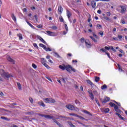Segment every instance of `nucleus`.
Listing matches in <instances>:
<instances>
[{
	"mask_svg": "<svg viewBox=\"0 0 127 127\" xmlns=\"http://www.w3.org/2000/svg\"><path fill=\"white\" fill-rule=\"evenodd\" d=\"M59 68L62 70H65H65H66L67 72H69V73H71V71H72V72H76V69H75L74 68H72V66L69 64L64 65H60ZM70 69L71 70V71Z\"/></svg>",
	"mask_w": 127,
	"mask_h": 127,
	"instance_id": "1",
	"label": "nucleus"
},
{
	"mask_svg": "<svg viewBox=\"0 0 127 127\" xmlns=\"http://www.w3.org/2000/svg\"><path fill=\"white\" fill-rule=\"evenodd\" d=\"M0 74L1 76H2V77L6 80H8L9 78L12 77V75H11V74L8 73V72H5L3 69L0 70Z\"/></svg>",
	"mask_w": 127,
	"mask_h": 127,
	"instance_id": "2",
	"label": "nucleus"
},
{
	"mask_svg": "<svg viewBox=\"0 0 127 127\" xmlns=\"http://www.w3.org/2000/svg\"><path fill=\"white\" fill-rule=\"evenodd\" d=\"M66 15L68 18L69 21L70 22H72V21L71 20V16H72V13L68 10H66Z\"/></svg>",
	"mask_w": 127,
	"mask_h": 127,
	"instance_id": "3",
	"label": "nucleus"
},
{
	"mask_svg": "<svg viewBox=\"0 0 127 127\" xmlns=\"http://www.w3.org/2000/svg\"><path fill=\"white\" fill-rule=\"evenodd\" d=\"M100 100L102 104H105V103H107V102H109L110 99L109 97H105L104 99H103H103H101Z\"/></svg>",
	"mask_w": 127,
	"mask_h": 127,
	"instance_id": "4",
	"label": "nucleus"
},
{
	"mask_svg": "<svg viewBox=\"0 0 127 127\" xmlns=\"http://www.w3.org/2000/svg\"><path fill=\"white\" fill-rule=\"evenodd\" d=\"M121 7V13H126V11L127 10V8L125 6L120 5Z\"/></svg>",
	"mask_w": 127,
	"mask_h": 127,
	"instance_id": "5",
	"label": "nucleus"
},
{
	"mask_svg": "<svg viewBox=\"0 0 127 127\" xmlns=\"http://www.w3.org/2000/svg\"><path fill=\"white\" fill-rule=\"evenodd\" d=\"M7 60L9 62H10V63H12V64H15L14 60H13L11 58H10V56H8L7 57Z\"/></svg>",
	"mask_w": 127,
	"mask_h": 127,
	"instance_id": "6",
	"label": "nucleus"
},
{
	"mask_svg": "<svg viewBox=\"0 0 127 127\" xmlns=\"http://www.w3.org/2000/svg\"><path fill=\"white\" fill-rule=\"evenodd\" d=\"M105 49H106V50H110V49H111V50L113 51L114 52H117V50H116L115 49H114V47H113V46H111V47H105Z\"/></svg>",
	"mask_w": 127,
	"mask_h": 127,
	"instance_id": "7",
	"label": "nucleus"
},
{
	"mask_svg": "<svg viewBox=\"0 0 127 127\" xmlns=\"http://www.w3.org/2000/svg\"><path fill=\"white\" fill-rule=\"evenodd\" d=\"M65 107L68 109V110H70L71 111H73V110H74V106L71 104L66 105Z\"/></svg>",
	"mask_w": 127,
	"mask_h": 127,
	"instance_id": "8",
	"label": "nucleus"
},
{
	"mask_svg": "<svg viewBox=\"0 0 127 127\" xmlns=\"http://www.w3.org/2000/svg\"><path fill=\"white\" fill-rule=\"evenodd\" d=\"M96 5H97V3L96 2V1L92 0L91 1V6H92V8H94V9H96Z\"/></svg>",
	"mask_w": 127,
	"mask_h": 127,
	"instance_id": "9",
	"label": "nucleus"
},
{
	"mask_svg": "<svg viewBox=\"0 0 127 127\" xmlns=\"http://www.w3.org/2000/svg\"><path fill=\"white\" fill-rule=\"evenodd\" d=\"M52 119L53 122L55 123V124H56L58 126H59V127H63V125H62V124H60L59 122L56 121V119H54L53 118Z\"/></svg>",
	"mask_w": 127,
	"mask_h": 127,
	"instance_id": "10",
	"label": "nucleus"
},
{
	"mask_svg": "<svg viewBox=\"0 0 127 127\" xmlns=\"http://www.w3.org/2000/svg\"><path fill=\"white\" fill-rule=\"evenodd\" d=\"M88 41H89V40H85V45L87 48H91V46H92V45L91 44L88 43Z\"/></svg>",
	"mask_w": 127,
	"mask_h": 127,
	"instance_id": "11",
	"label": "nucleus"
},
{
	"mask_svg": "<svg viewBox=\"0 0 127 127\" xmlns=\"http://www.w3.org/2000/svg\"><path fill=\"white\" fill-rule=\"evenodd\" d=\"M37 38H38V39H39L40 40V41H41V42H42L44 44H47V43L44 41V39H43V38H42V37L39 36L37 37Z\"/></svg>",
	"mask_w": 127,
	"mask_h": 127,
	"instance_id": "12",
	"label": "nucleus"
},
{
	"mask_svg": "<svg viewBox=\"0 0 127 127\" xmlns=\"http://www.w3.org/2000/svg\"><path fill=\"white\" fill-rule=\"evenodd\" d=\"M38 105H39V106L43 107V108H44L45 107V104H44V103L42 101L38 102Z\"/></svg>",
	"mask_w": 127,
	"mask_h": 127,
	"instance_id": "13",
	"label": "nucleus"
},
{
	"mask_svg": "<svg viewBox=\"0 0 127 127\" xmlns=\"http://www.w3.org/2000/svg\"><path fill=\"white\" fill-rule=\"evenodd\" d=\"M63 11V8H62V6L60 5L58 8V12H60V14L62 13V11Z\"/></svg>",
	"mask_w": 127,
	"mask_h": 127,
	"instance_id": "14",
	"label": "nucleus"
},
{
	"mask_svg": "<svg viewBox=\"0 0 127 127\" xmlns=\"http://www.w3.org/2000/svg\"><path fill=\"white\" fill-rule=\"evenodd\" d=\"M86 82H87V84H89V85H90V86H91V87H93V86H95L94 83H93V82L92 81H91V80H87Z\"/></svg>",
	"mask_w": 127,
	"mask_h": 127,
	"instance_id": "15",
	"label": "nucleus"
},
{
	"mask_svg": "<svg viewBox=\"0 0 127 127\" xmlns=\"http://www.w3.org/2000/svg\"><path fill=\"white\" fill-rule=\"evenodd\" d=\"M115 115H117V116H118L119 118H120V119H121L123 121H125V118H124V117H122L121 114H119L118 113H116Z\"/></svg>",
	"mask_w": 127,
	"mask_h": 127,
	"instance_id": "16",
	"label": "nucleus"
},
{
	"mask_svg": "<svg viewBox=\"0 0 127 127\" xmlns=\"http://www.w3.org/2000/svg\"><path fill=\"white\" fill-rule=\"evenodd\" d=\"M54 56L55 57H57V58H61V57H60V56L59 55V54H58L57 53V52H54Z\"/></svg>",
	"mask_w": 127,
	"mask_h": 127,
	"instance_id": "17",
	"label": "nucleus"
},
{
	"mask_svg": "<svg viewBox=\"0 0 127 127\" xmlns=\"http://www.w3.org/2000/svg\"><path fill=\"white\" fill-rule=\"evenodd\" d=\"M11 17L12 18L13 20H14L15 22H16V17L14 16V14H12Z\"/></svg>",
	"mask_w": 127,
	"mask_h": 127,
	"instance_id": "18",
	"label": "nucleus"
},
{
	"mask_svg": "<svg viewBox=\"0 0 127 127\" xmlns=\"http://www.w3.org/2000/svg\"><path fill=\"white\" fill-rule=\"evenodd\" d=\"M26 115H28L29 116H31L32 115L34 114V112L33 111H31V112H27L25 113Z\"/></svg>",
	"mask_w": 127,
	"mask_h": 127,
	"instance_id": "19",
	"label": "nucleus"
},
{
	"mask_svg": "<svg viewBox=\"0 0 127 127\" xmlns=\"http://www.w3.org/2000/svg\"><path fill=\"white\" fill-rule=\"evenodd\" d=\"M45 118V119H49V120H51L53 119V116H51L50 115H46Z\"/></svg>",
	"mask_w": 127,
	"mask_h": 127,
	"instance_id": "20",
	"label": "nucleus"
},
{
	"mask_svg": "<svg viewBox=\"0 0 127 127\" xmlns=\"http://www.w3.org/2000/svg\"><path fill=\"white\" fill-rule=\"evenodd\" d=\"M67 124H68L69 126H70V127H76V126L73 125V124H72V122H71L68 121Z\"/></svg>",
	"mask_w": 127,
	"mask_h": 127,
	"instance_id": "21",
	"label": "nucleus"
},
{
	"mask_svg": "<svg viewBox=\"0 0 127 127\" xmlns=\"http://www.w3.org/2000/svg\"><path fill=\"white\" fill-rule=\"evenodd\" d=\"M102 90H105V89H108V86L107 85L104 84L102 86H101Z\"/></svg>",
	"mask_w": 127,
	"mask_h": 127,
	"instance_id": "22",
	"label": "nucleus"
},
{
	"mask_svg": "<svg viewBox=\"0 0 127 127\" xmlns=\"http://www.w3.org/2000/svg\"><path fill=\"white\" fill-rule=\"evenodd\" d=\"M90 38H91L92 39V40H93L94 41V42H95V43L98 42V40H97V39H95V38H94V37L90 36Z\"/></svg>",
	"mask_w": 127,
	"mask_h": 127,
	"instance_id": "23",
	"label": "nucleus"
},
{
	"mask_svg": "<svg viewBox=\"0 0 127 127\" xmlns=\"http://www.w3.org/2000/svg\"><path fill=\"white\" fill-rule=\"evenodd\" d=\"M77 118H79V119H80V120H85V121H88V119H85L84 117L81 116H79L77 117Z\"/></svg>",
	"mask_w": 127,
	"mask_h": 127,
	"instance_id": "24",
	"label": "nucleus"
},
{
	"mask_svg": "<svg viewBox=\"0 0 127 127\" xmlns=\"http://www.w3.org/2000/svg\"><path fill=\"white\" fill-rule=\"evenodd\" d=\"M69 116H73V117H76L78 118V115L75 114V113H69Z\"/></svg>",
	"mask_w": 127,
	"mask_h": 127,
	"instance_id": "25",
	"label": "nucleus"
},
{
	"mask_svg": "<svg viewBox=\"0 0 127 127\" xmlns=\"http://www.w3.org/2000/svg\"><path fill=\"white\" fill-rule=\"evenodd\" d=\"M26 21L27 23V24H28V25H29V26H30V27H31L32 28H34V26L33 25H32V24H30V23H29V22L27 21V20H26Z\"/></svg>",
	"mask_w": 127,
	"mask_h": 127,
	"instance_id": "26",
	"label": "nucleus"
},
{
	"mask_svg": "<svg viewBox=\"0 0 127 127\" xmlns=\"http://www.w3.org/2000/svg\"><path fill=\"white\" fill-rule=\"evenodd\" d=\"M59 118H62V119H69V117H67L62 115H59Z\"/></svg>",
	"mask_w": 127,
	"mask_h": 127,
	"instance_id": "27",
	"label": "nucleus"
},
{
	"mask_svg": "<svg viewBox=\"0 0 127 127\" xmlns=\"http://www.w3.org/2000/svg\"><path fill=\"white\" fill-rule=\"evenodd\" d=\"M59 19L61 22H64V19H63V17H62V16H60Z\"/></svg>",
	"mask_w": 127,
	"mask_h": 127,
	"instance_id": "28",
	"label": "nucleus"
},
{
	"mask_svg": "<svg viewBox=\"0 0 127 127\" xmlns=\"http://www.w3.org/2000/svg\"><path fill=\"white\" fill-rule=\"evenodd\" d=\"M41 62L42 64H43V63H46V60H45V59H44V58H41Z\"/></svg>",
	"mask_w": 127,
	"mask_h": 127,
	"instance_id": "29",
	"label": "nucleus"
},
{
	"mask_svg": "<svg viewBox=\"0 0 127 127\" xmlns=\"http://www.w3.org/2000/svg\"><path fill=\"white\" fill-rule=\"evenodd\" d=\"M0 119H1L2 120H5V121H10L8 118L2 116L0 117Z\"/></svg>",
	"mask_w": 127,
	"mask_h": 127,
	"instance_id": "30",
	"label": "nucleus"
},
{
	"mask_svg": "<svg viewBox=\"0 0 127 127\" xmlns=\"http://www.w3.org/2000/svg\"><path fill=\"white\" fill-rule=\"evenodd\" d=\"M95 101H96V103L97 104L98 106H99V107H101V104H100L99 100H98V99H97V98H95Z\"/></svg>",
	"mask_w": 127,
	"mask_h": 127,
	"instance_id": "31",
	"label": "nucleus"
},
{
	"mask_svg": "<svg viewBox=\"0 0 127 127\" xmlns=\"http://www.w3.org/2000/svg\"><path fill=\"white\" fill-rule=\"evenodd\" d=\"M17 37L19 38V40H21V39H22V35L21 34H18Z\"/></svg>",
	"mask_w": 127,
	"mask_h": 127,
	"instance_id": "32",
	"label": "nucleus"
},
{
	"mask_svg": "<svg viewBox=\"0 0 127 127\" xmlns=\"http://www.w3.org/2000/svg\"><path fill=\"white\" fill-rule=\"evenodd\" d=\"M17 85L19 90H21V84H20L19 82H17Z\"/></svg>",
	"mask_w": 127,
	"mask_h": 127,
	"instance_id": "33",
	"label": "nucleus"
},
{
	"mask_svg": "<svg viewBox=\"0 0 127 127\" xmlns=\"http://www.w3.org/2000/svg\"><path fill=\"white\" fill-rule=\"evenodd\" d=\"M43 65H44V66H45V67L47 68V69H49V68H50V67H49V66L48 65H47V64L46 63H43Z\"/></svg>",
	"mask_w": 127,
	"mask_h": 127,
	"instance_id": "34",
	"label": "nucleus"
},
{
	"mask_svg": "<svg viewBox=\"0 0 127 127\" xmlns=\"http://www.w3.org/2000/svg\"><path fill=\"white\" fill-rule=\"evenodd\" d=\"M95 82H99V81H100V77L98 76H95Z\"/></svg>",
	"mask_w": 127,
	"mask_h": 127,
	"instance_id": "35",
	"label": "nucleus"
},
{
	"mask_svg": "<svg viewBox=\"0 0 127 127\" xmlns=\"http://www.w3.org/2000/svg\"><path fill=\"white\" fill-rule=\"evenodd\" d=\"M109 112H110V109L107 108L104 109L105 113H109Z\"/></svg>",
	"mask_w": 127,
	"mask_h": 127,
	"instance_id": "36",
	"label": "nucleus"
},
{
	"mask_svg": "<svg viewBox=\"0 0 127 127\" xmlns=\"http://www.w3.org/2000/svg\"><path fill=\"white\" fill-rule=\"evenodd\" d=\"M46 33H45L46 34L47 33V34H48V35H51V34H52V33H53V32H51L50 31H46Z\"/></svg>",
	"mask_w": 127,
	"mask_h": 127,
	"instance_id": "37",
	"label": "nucleus"
},
{
	"mask_svg": "<svg viewBox=\"0 0 127 127\" xmlns=\"http://www.w3.org/2000/svg\"><path fill=\"white\" fill-rule=\"evenodd\" d=\"M104 19H105L106 20H108V21H111V19H110L109 17H107V16H104Z\"/></svg>",
	"mask_w": 127,
	"mask_h": 127,
	"instance_id": "38",
	"label": "nucleus"
},
{
	"mask_svg": "<svg viewBox=\"0 0 127 127\" xmlns=\"http://www.w3.org/2000/svg\"><path fill=\"white\" fill-rule=\"evenodd\" d=\"M29 100L30 103H31V104H33V99H32V97H29Z\"/></svg>",
	"mask_w": 127,
	"mask_h": 127,
	"instance_id": "39",
	"label": "nucleus"
},
{
	"mask_svg": "<svg viewBox=\"0 0 127 127\" xmlns=\"http://www.w3.org/2000/svg\"><path fill=\"white\" fill-rule=\"evenodd\" d=\"M45 101H45L46 103H50V99L49 98H46L45 99Z\"/></svg>",
	"mask_w": 127,
	"mask_h": 127,
	"instance_id": "40",
	"label": "nucleus"
},
{
	"mask_svg": "<svg viewBox=\"0 0 127 127\" xmlns=\"http://www.w3.org/2000/svg\"><path fill=\"white\" fill-rule=\"evenodd\" d=\"M100 51H102V52H105L106 53V52H107V50L104 48H102L100 50Z\"/></svg>",
	"mask_w": 127,
	"mask_h": 127,
	"instance_id": "41",
	"label": "nucleus"
},
{
	"mask_svg": "<svg viewBox=\"0 0 127 127\" xmlns=\"http://www.w3.org/2000/svg\"><path fill=\"white\" fill-rule=\"evenodd\" d=\"M56 101H55V100L53 99H50V103H55Z\"/></svg>",
	"mask_w": 127,
	"mask_h": 127,
	"instance_id": "42",
	"label": "nucleus"
},
{
	"mask_svg": "<svg viewBox=\"0 0 127 127\" xmlns=\"http://www.w3.org/2000/svg\"><path fill=\"white\" fill-rule=\"evenodd\" d=\"M109 105L111 107H115L116 104L115 103H113V102H110Z\"/></svg>",
	"mask_w": 127,
	"mask_h": 127,
	"instance_id": "43",
	"label": "nucleus"
},
{
	"mask_svg": "<svg viewBox=\"0 0 127 127\" xmlns=\"http://www.w3.org/2000/svg\"><path fill=\"white\" fill-rule=\"evenodd\" d=\"M75 103L76 105H80L81 104L78 100H75Z\"/></svg>",
	"mask_w": 127,
	"mask_h": 127,
	"instance_id": "44",
	"label": "nucleus"
},
{
	"mask_svg": "<svg viewBox=\"0 0 127 127\" xmlns=\"http://www.w3.org/2000/svg\"><path fill=\"white\" fill-rule=\"evenodd\" d=\"M33 45L34 47H35V48H37V49H38V46H37V44L36 43H34Z\"/></svg>",
	"mask_w": 127,
	"mask_h": 127,
	"instance_id": "45",
	"label": "nucleus"
},
{
	"mask_svg": "<svg viewBox=\"0 0 127 127\" xmlns=\"http://www.w3.org/2000/svg\"><path fill=\"white\" fill-rule=\"evenodd\" d=\"M88 93L89 94V95H93V92H92V90L88 89Z\"/></svg>",
	"mask_w": 127,
	"mask_h": 127,
	"instance_id": "46",
	"label": "nucleus"
},
{
	"mask_svg": "<svg viewBox=\"0 0 127 127\" xmlns=\"http://www.w3.org/2000/svg\"><path fill=\"white\" fill-rule=\"evenodd\" d=\"M80 41H81V43H84V42L85 41V38H81L80 39Z\"/></svg>",
	"mask_w": 127,
	"mask_h": 127,
	"instance_id": "47",
	"label": "nucleus"
},
{
	"mask_svg": "<svg viewBox=\"0 0 127 127\" xmlns=\"http://www.w3.org/2000/svg\"><path fill=\"white\" fill-rule=\"evenodd\" d=\"M118 38L119 40H122L123 38V36H122L121 35H118Z\"/></svg>",
	"mask_w": 127,
	"mask_h": 127,
	"instance_id": "48",
	"label": "nucleus"
},
{
	"mask_svg": "<svg viewBox=\"0 0 127 127\" xmlns=\"http://www.w3.org/2000/svg\"><path fill=\"white\" fill-rule=\"evenodd\" d=\"M32 66L34 69H36V68H37V66H36L34 64H32Z\"/></svg>",
	"mask_w": 127,
	"mask_h": 127,
	"instance_id": "49",
	"label": "nucleus"
},
{
	"mask_svg": "<svg viewBox=\"0 0 127 127\" xmlns=\"http://www.w3.org/2000/svg\"><path fill=\"white\" fill-rule=\"evenodd\" d=\"M116 112H117L116 113H118L119 114V113H121V112H122V111H121V110H120L119 108L117 109H115Z\"/></svg>",
	"mask_w": 127,
	"mask_h": 127,
	"instance_id": "50",
	"label": "nucleus"
},
{
	"mask_svg": "<svg viewBox=\"0 0 127 127\" xmlns=\"http://www.w3.org/2000/svg\"><path fill=\"white\" fill-rule=\"evenodd\" d=\"M93 36L94 37H95V38H96L97 39H99V36H97L96 34L93 33Z\"/></svg>",
	"mask_w": 127,
	"mask_h": 127,
	"instance_id": "51",
	"label": "nucleus"
},
{
	"mask_svg": "<svg viewBox=\"0 0 127 127\" xmlns=\"http://www.w3.org/2000/svg\"><path fill=\"white\" fill-rule=\"evenodd\" d=\"M106 55H107V56L109 57V58H110V59H111L112 58L111 57V56H110V54L108 52H106Z\"/></svg>",
	"mask_w": 127,
	"mask_h": 127,
	"instance_id": "52",
	"label": "nucleus"
},
{
	"mask_svg": "<svg viewBox=\"0 0 127 127\" xmlns=\"http://www.w3.org/2000/svg\"><path fill=\"white\" fill-rule=\"evenodd\" d=\"M90 98H91V100H94V94H91L90 96Z\"/></svg>",
	"mask_w": 127,
	"mask_h": 127,
	"instance_id": "53",
	"label": "nucleus"
},
{
	"mask_svg": "<svg viewBox=\"0 0 127 127\" xmlns=\"http://www.w3.org/2000/svg\"><path fill=\"white\" fill-rule=\"evenodd\" d=\"M52 29H54V30H56L57 29V27L56 26H53L52 27Z\"/></svg>",
	"mask_w": 127,
	"mask_h": 127,
	"instance_id": "54",
	"label": "nucleus"
},
{
	"mask_svg": "<svg viewBox=\"0 0 127 127\" xmlns=\"http://www.w3.org/2000/svg\"><path fill=\"white\" fill-rule=\"evenodd\" d=\"M64 27L65 28V30L66 31H68V26L66 24H64Z\"/></svg>",
	"mask_w": 127,
	"mask_h": 127,
	"instance_id": "55",
	"label": "nucleus"
},
{
	"mask_svg": "<svg viewBox=\"0 0 127 127\" xmlns=\"http://www.w3.org/2000/svg\"><path fill=\"white\" fill-rule=\"evenodd\" d=\"M114 103H116L117 104V105H118V106H119V107H121V103H118L116 101H114Z\"/></svg>",
	"mask_w": 127,
	"mask_h": 127,
	"instance_id": "56",
	"label": "nucleus"
},
{
	"mask_svg": "<svg viewBox=\"0 0 127 127\" xmlns=\"http://www.w3.org/2000/svg\"><path fill=\"white\" fill-rule=\"evenodd\" d=\"M38 116H39L40 117H44V118H45V116H46V115H43V114H38Z\"/></svg>",
	"mask_w": 127,
	"mask_h": 127,
	"instance_id": "57",
	"label": "nucleus"
},
{
	"mask_svg": "<svg viewBox=\"0 0 127 127\" xmlns=\"http://www.w3.org/2000/svg\"><path fill=\"white\" fill-rule=\"evenodd\" d=\"M99 34H100V35H101V36H103V35H104V32H103V31H100L99 32Z\"/></svg>",
	"mask_w": 127,
	"mask_h": 127,
	"instance_id": "58",
	"label": "nucleus"
},
{
	"mask_svg": "<svg viewBox=\"0 0 127 127\" xmlns=\"http://www.w3.org/2000/svg\"><path fill=\"white\" fill-rule=\"evenodd\" d=\"M117 109H119V107L117 106V105L115 104V105H114V110H116Z\"/></svg>",
	"mask_w": 127,
	"mask_h": 127,
	"instance_id": "59",
	"label": "nucleus"
},
{
	"mask_svg": "<svg viewBox=\"0 0 127 127\" xmlns=\"http://www.w3.org/2000/svg\"><path fill=\"white\" fill-rule=\"evenodd\" d=\"M46 51H52V50L50 49V48H48L47 50H46Z\"/></svg>",
	"mask_w": 127,
	"mask_h": 127,
	"instance_id": "60",
	"label": "nucleus"
},
{
	"mask_svg": "<svg viewBox=\"0 0 127 127\" xmlns=\"http://www.w3.org/2000/svg\"><path fill=\"white\" fill-rule=\"evenodd\" d=\"M121 22H122V23H123V24H126V22L125 21V20H124V19L121 20Z\"/></svg>",
	"mask_w": 127,
	"mask_h": 127,
	"instance_id": "61",
	"label": "nucleus"
},
{
	"mask_svg": "<svg viewBox=\"0 0 127 127\" xmlns=\"http://www.w3.org/2000/svg\"><path fill=\"white\" fill-rule=\"evenodd\" d=\"M43 48L46 51V50L47 49V48L46 47V46L44 45L43 47Z\"/></svg>",
	"mask_w": 127,
	"mask_h": 127,
	"instance_id": "62",
	"label": "nucleus"
},
{
	"mask_svg": "<svg viewBox=\"0 0 127 127\" xmlns=\"http://www.w3.org/2000/svg\"><path fill=\"white\" fill-rule=\"evenodd\" d=\"M106 14H107V15L108 16H110L111 15V12H107L106 13Z\"/></svg>",
	"mask_w": 127,
	"mask_h": 127,
	"instance_id": "63",
	"label": "nucleus"
},
{
	"mask_svg": "<svg viewBox=\"0 0 127 127\" xmlns=\"http://www.w3.org/2000/svg\"><path fill=\"white\" fill-rule=\"evenodd\" d=\"M38 28H42L43 26L41 25H39L37 26Z\"/></svg>",
	"mask_w": 127,
	"mask_h": 127,
	"instance_id": "64",
	"label": "nucleus"
}]
</instances>
